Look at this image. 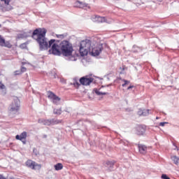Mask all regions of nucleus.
<instances>
[{"mask_svg":"<svg viewBox=\"0 0 179 179\" xmlns=\"http://www.w3.org/2000/svg\"><path fill=\"white\" fill-rule=\"evenodd\" d=\"M45 34H47V29L38 28L33 31L32 38L37 41L41 50H48V48L52 47L49 52L53 54V55H59L62 52L60 50L61 45H58L55 43V39H51L48 42Z\"/></svg>","mask_w":179,"mask_h":179,"instance_id":"obj_1","label":"nucleus"},{"mask_svg":"<svg viewBox=\"0 0 179 179\" xmlns=\"http://www.w3.org/2000/svg\"><path fill=\"white\" fill-rule=\"evenodd\" d=\"M92 41L89 39H85L81 41L80 43V54L82 57H85V55H87L89 52L92 51Z\"/></svg>","mask_w":179,"mask_h":179,"instance_id":"obj_2","label":"nucleus"},{"mask_svg":"<svg viewBox=\"0 0 179 179\" xmlns=\"http://www.w3.org/2000/svg\"><path fill=\"white\" fill-rule=\"evenodd\" d=\"M60 50L64 57H71L73 52V46L68 41H63L60 43Z\"/></svg>","mask_w":179,"mask_h":179,"instance_id":"obj_3","label":"nucleus"},{"mask_svg":"<svg viewBox=\"0 0 179 179\" xmlns=\"http://www.w3.org/2000/svg\"><path fill=\"white\" fill-rule=\"evenodd\" d=\"M101 51H103V45L96 44L94 48L92 46L90 52L94 57H98V55H100Z\"/></svg>","mask_w":179,"mask_h":179,"instance_id":"obj_4","label":"nucleus"},{"mask_svg":"<svg viewBox=\"0 0 179 179\" xmlns=\"http://www.w3.org/2000/svg\"><path fill=\"white\" fill-rule=\"evenodd\" d=\"M26 166L31 170H40L41 169V164H37L36 162L32 161L31 159H28L26 163Z\"/></svg>","mask_w":179,"mask_h":179,"instance_id":"obj_5","label":"nucleus"},{"mask_svg":"<svg viewBox=\"0 0 179 179\" xmlns=\"http://www.w3.org/2000/svg\"><path fill=\"white\" fill-rule=\"evenodd\" d=\"M48 98L50 99L54 104H58V102L61 101V98L51 91L48 92Z\"/></svg>","mask_w":179,"mask_h":179,"instance_id":"obj_6","label":"nucleus"},{"mask_svg":"<svg viewBox=\"0 0 179 179\" xmlns=\"http://www.w3.org/2000/svg\"><path fill=\"white\" fill-rule=\"evenodd\" d=\"M94 80L92 78L85 76L80 79V83L83 86H89Z\"/></svg>","mask_w":179,"mask_h":179,"instance_id":"obj_7","label":"nucleus"},{"mask_svg":"<svg viewBox=\"0 0 179 179\" xmlns=\"http://www.w3.org/2000/svg\"><path fill=\"white\" fill-rule=\"evenodd\" d=\"M76 8H80L82 9H90V6L86 3H83L82 1H77L75 3Z\"/></svg>","mask_w":179,"mask_h":179,"instance_id":"obj_8","label":"nucleus"},{"mask_svg":"<svg viewBox=\"0 0 179 179\" xmlns=\"http://www.w3.org/2000/svg\"><path fill=\"white\" fill-rule=\"evenodd\" d=\"M26 138H27V132L26 131H23L20 135H17L15 136L17 141H22L24 144L26 143Z\"/></svg>","mask_w":179,"mask_h":179,"instance_id":"obj_9","label":"nucleus"},{"mask_svg":"<svg viewBox=\"0 0 179 179\" xmlns=\"http://www.w3.org/2000/svg\"><path fill=\"white\" fill-rule=\"evenodd\" d=\"M146 132V126L139 125L136 127V134L137 135H143Z\"/></svg>","mask_w":179,"mask_h":179,"instance_id":"obj_10","label":"nucleus"},{"mask_svg":"<svg viewBox=\"0 0 179 179\" xmlns=\"http://www.w3.org/2000/svg\"><path fill=\"white\" fill-rule=\"evenodd\" d=\"M20 105V101L17 99H15L14 103L11 105V111H17V110H19Z\"/></svg>","mask_w":179,"mask_h":179,"instance_id":"obj_11","label":"nucleus"},{"mask_svg":"<svg viewBox=\"0 0 179 179\" xmlns=\"http://www.w3.org/2000/svg\"><path fill=\"white\" fill-rule=\"evenodd\" d=\"M138 150L142 155H146V152H148V147L145 145L139 144Z\"/></svg>","mask_w":179,"mask_h":179,"instance_id":"obj_12","label":"nucleus"},{"mask_svg":"<svg viewBox=\"0 0 179 179\" xmlns=\"http://www.w3.org/2000/svg\"><path fill=\"white\" fill-rule=\"evenodd\" d=\"M39 124H43V125H51V124H54V120H38Z\"/></svg>","mask_w":179,"mask_h":179,"instance_id":"obj_13","label":"nucleus"},{"mask_svg":"<svg viewBox=\"0 0 179 179\" xmlns=\"http://www.w3.org/2000/svg\"><path fill=\"white\" fill-rule=\"evenodd\" d=\"M92 17H95L97 22H99V23H103L106 22V17H101L97 15H92Z\"/></svg>","mask_w":179,"mask_h":179,"instance_id":"obj_14","label":"nucleus"},{"mask_svg":"<svg viewBox=\"0 0 179 179\" xmlns=\"http://www.w3.org/2000/svg\"><path fill=\"white\" fill-rule=\"evenodd\" d=\"M64 169V165L61 163H58L56 165H55V169L56 171H59V170H62Z\"/></svg>","mask_w":179,"mask_h":179,"instance_id":"obj_15","label":"nucleus"},{"mask_svg":"<svg viewBox=\"0 0 179 179\" xmlns=\"http://www.w3.org/2000/svg\"><path fill=\"white\" fill-rule=\"evenodd\" d=\"M2 47H6V48H12V44L9 41H5Z\"/></svg>","mask_w":179,"mask_h":179,"instance_id":"obj_16","label":"nucleus"},{"mask_svg":"<svg viewBox=\"0 0 179 179\" xmlns=\"http://www.w3.org/2000/svg\"><path fill=\"white\" fill-rule=\"evenodd\" d=\"M171 160L173 161V163L175 164H178V162H179V158L177 157V156H173L171 157Z\"/></svg>","mask_w":179,"mask_h":179,"instance_id":"obj_17","label":"nucleus"},{"mask_svg":"<svg viewBox=\"0 0 179 179\" xmlns=\"http://www.w3.org/2000/svg\"><path fill=\"white\" fill-rule=\"evenodd\" d=\"M53 113H54V114H56L57 115H61V114L62 113V110L61 108L54 109Z\"/></svg>","mask_w":179,"mask_h":179,"instance_id":"obj_18","label":"nucleus"},{"mask_svg":"<svg viewBox=\"0 0 179 179\" xmlns=\"http://www.w3.org/2000/svg\"><path fill=\"white\" fill-rule=\"evenodd\" d=\"M5 44V39L0 35V45L2 47Z\"/></svg>","mask_w":179,"mask_h":179,"instance_id":"obj_19","label":"nucleus"},{"mask_svg":"<svg viewBox=\"0 0 179 179\" xmlns=\"http://www.w3.org/2000/svg\"><path fill=\"white\" fill-rule=\"evenodd\" d=\"M149 109L147 110H143V115L144 117H146V115H149Z\"/></svg>","mask_w":179,"mask_h":179,"instance_id":"obj_20","label":"nucleus"},{"mask_svg":"<svg viewBox=\"0 0 179 179\" xmlns=\"http://www.w3.org/2000/svg\"><path fill=\"white\" fill-rule=\"evenodd\" d=\"M123 82H124V83L122 85V87H125L127 85H129V83H131V81L127 80H124Z\"/></svg>","mask_w":179,"mask_h":179,"instance_id":"obj_21","label":"nucleus"},{"mask_svg":"<svg viewBox=\"0 0 179 179\" xmlns=\"http://www.w3.org/2000/svg\"><path fill=\"white\" fill-rule=\"evenodd\" d=\"M22 71L20 70H17L15 71H14V75L15 76H17L19 75H22Z\"/></svg>","mask_w":179,"mask_h":179,"instance_id":"obj_22","label":"nucleus"},{"mask_svg":"<svg viewBox=\"0 0 179 179\" xmlns=\"http://www.w3.org/2000/svg\"><path fill=\"white\" fill-rule=\"evenodd\" d=\"M96 94H98V96H101L103 95L105 96L106 94H107V92H100L99 91H95Z\"/></svg>","mask_w":179,"mask_h":179,"instance_id":"obj_23","label":"nucleus"},{"mask_svg":"<svg viewBox=\"0 0 179 179\" xmlns=\"http://www.w3.org/2000/svg\"><path fill=\"white\" fill-rule=\"evenodd\" d=\"M106 164L108 165V166H114V164H115V162H114V161H108L107 162H106Z\"/></svg>","mask_w":179,"mask_h":179,"instance_id":"obj_24","label":"nucleus"},{"mask_svg":"<svg viewBox=\"0 0 179 179\" xmlns=\"http://www.w3.org/2000/svg\"><path fill=\"white\" fill-rule=\"evenodd\" d=\"M73 86H74V87H76V89H79V86H80V84L79 83L76 82V83H73Z\"/></svg>","mask_w":179,"mask_h":179,"instance_id":"obj_25","label":"nucleus"},{"mask_svg":"<svg viewBox=\"0 0 179 179\" xmlns=\"http://www.w3.org/2000/svg\"><path fill=\"white\" fill-rule=\"evenodd\" d=\"M21 71V73H24V72H26V71H27V69H26V67L24 66H22L20 69Z\"/></svg>","mask_w":179,"mask_h":179,"instance_id":"obj_26","label":"nucleus"},{"mask_svg":"<svg viewBox=\"0 0 179 179\" xmlns=\"http://www.w3.org/2000/svg\"><path fill=\"white\" fill-rule=\"evenodd\" d=\"M1 2H4L6 5H9L10 0H1Z\"/></svg>","mask_w":179,"mask_h":179,"instance_id":"obj_27","label":"nucleus"},{"mask_svg":"<svg viewBox=\"0 0 179 179\" xmlns=\"http://www.w3.org/2000/svg\"><path fill=\"white\" fill-rule=\"evenodd\" d=\"M57 38H65V35L64 34H59V35H57Z\"/></svg>","mask_w":179,"mask_h":179,"instance_id":"obj_28","label":"nucleus"},{"mask_svg":"<svg viewBox=\"0 0 179 179\" xmlns=\"http://www.w3.org/2000/svg\"><path fill=\"white\" fill-rule=\"evenodd\" d=\"M138 114L139 115H143V110L139 109L138 111Z\"/></svg>","mask_w":179,"mask_h":179,"instance_id":"obj_29","label":"nucleus"},{"mask_svg":"<svg viewBox=\"0 0 179 179\" xmlns=\"http://www.w3.org/2000/svg\"><path fill=\"white\" fill-rule=\"evenodd\" d=\"M162 178H163V179H170V178L169 176H167V175H166V174H162Z\"/></svg>","mask_w":179,"mask_h":179,"instance_id":"obj_30","label":"nucleus"},{"mask_svg":"<svg viewBox=\"0 0 179 179\" xmlns=\"http://www.w3.org/2000/svg\"><path fill=\"white\" fill-rule=\"evenodd\" d=\"M165 124H169L167 122H162L159 123L160 127H164Z\"/></svg>","mask_w":179,"mask_h":179,"instance_id":"obj_31","label":"nucleus"},{"mask_svg":"<svg viewBox=\"0 0 179 179\" xmlns=\"http://www.w3.org/2000/svg\"><path fill=\"white\" fill-rule=\"evenodd\" d=\"M0 89H1V90L5 89V85H3L2 83H0Z\"/></svg>","mask_w":179,"mask_h":179,"instance_id":"obj_32","label":"nucleus"},{"mask_svg":"<svg viewBox=\"0 0 179 179\" xmlns=\"http://www.w3.org/2000/svg\"><path fill=\"white\" fill-rule=\"evenodd\" d=\"M134 87H135V86H134V85H130V86L127 88V90H129L130 89H134Z\"/></svg>","mask_w":179,"mask_h":179,"instance_id":"obj_33","label":"nucleus"},{"mask_svg":"<svg viewBox=\"0 0 179 179\" xmlns=\"http://www.w3.org/2000/svg\"><path fill=\"white\" fill-rule=\"evenodd\" d=\"M36 152H37V149H36V148H34V149H33V152H34V153H36Z\"/></svg>","mask_w":179,"mask_h":179,"instance_id":"obj_34","label":"nucleus"},{"mask_svg":"<svg viewBox=\"0 0 179 179\" xmlns=\"http://www.w3.org/2000/svg\"><path fill=\"white\" fill-rule=\"evenodd\" d=\"M126 69H127V67H125V66H123L122 71H125Z\"/></svg>","mask_w":179,"mask_h":179,"instance_id":"obj_35","label":"nucleus"},{"mask_svg":"<svg viewBox=\"0 0 179 179\" xmlns=\"http://www.w3.org/2000/svg\"><path fill=\"white\" fill-rule=\"evenodd\" d=\"M0 179H6V178H5L3 176L0 175Z\"/></svg>","mask_w":179,"mask_h":179,"instance_id":"obj_36","label":"nucleus"},{"mask_svg":"<svg viewBox=\"0 0 179 179\" xmlns=\"http://www.w3.org/2000/svg\"><path fill=\"white\" fill-rule=\"evenodd\" d=\"M12 7H10L9 8H7L6 10H11Z\"/></svg>","mask_w":179,"mask_h":179,"instance_id":"obj_37","label":"nucleus"},{"mask_svg":"<svg viewBox=\"0 0 179 179\" xmlns=\"http://www.w3.org/2000/svg\"><path fill=\"white\" fill-rule=\"evenodd\" d=\"M0 83H1V82L0 81Z\"/></svg>","mask_w":179,"mask_h":179,"instance_id":"obj_38","label":"nucleus"},{"mask_svg":"<svg viewBox=\"0 0 179 179\" xmlns=\"http://www.w3.org/2000/svg\"><path fill=\"white\" fill-rule=\"evenodd\" d=\"M0 27H1V24H0Z\"/></svg>","mask_w":179,"mask_h":179,"instance_id":"obj_39","label":"nucleus"}]
</instances>
